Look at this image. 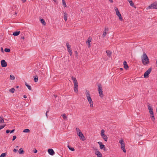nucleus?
I'll list each match as a JSON object with an SVG mask.
<instances>
[{
  "label": "nucleus",
  "mask_w": 157,
  "mask_h": 157,
  "mask_svg": "<svg viewBox=\"0 0 157 157\" xmlns=\"http://www.w3.org/2000/svg\"><path fill=\"white\" fill-rule=\"evenodd\" d=\"M49 110H48L46 111V116L47 117H48L47 113L49 112Z\"/></svg>",
  "instance_id": "48"
},
{
  "label": "nucleus",
  "mask_w": 157,
  "mask_h": 157,
  "mask_svg": "<svg viewBox=\"0 0 157 157\" xmlns=\"http://www.w3.org/2000/svg\"><path fill=\"white\" fill-rule=\"evenodd\" d=\"M23 132L25 133H29L30 132V130L29 129H25L23 131Z\"/></svg>",
  "instance_id": "28"
},
{
  "label": "nucleus",
  "mask_w": 157,
  "mask_h": 157,
  "mask_svg": "<svg viewBox=\"0 0 157 157\" xmlns=\"http://www.w3.org/2000/svg\"><path fill=\"white\" fill-rule=\"evenodd\" d=\"M21 38L23 39H24V37L23 36H21Z\"/></svg>",
  "instance_id": "59"
},
{
  "label": "nucleus",
  "mask_w": 157,
  "mask_h": 157,
  "mask_svg": "<svg viewBox=\"0 0 157 157\" xmlns=\"http://www.w3.org/2000/svg\"><path fill=\"white\" fill-rule=\"evenodd\" d=\"M25 85L28 87L29 90H31V86L29 85L26 82H25Z\"/></svg>",
  "instance_id": "30"
},
{
  "label": "nucleus",
  "mask_w": 157,
  "mask_h": 157,
  "mask_svg": "<svg viewBox=\"0 0 157 157\" xmlns=\"http://www.w3.org/2000/svg\"><path fill=\"white\" fill-rule=\"evenodd\" d=\"M54 96L56 98L57 97V95L54 94Z\"/></svg>",
  "instance_id": "58"
},
{
  "label": "nucleus",
  "mask_w": 157,
  "mask_h": 157,
  "mask_svg": "<svg viewBox=\"0 0 157 157\" xmlns=\"http://www.w3.org/2000/svg\"><path fill=\"white\" fill-rule=\"evenodd\" d=\"M4 121V118L2 116L0 117V123H3Z\"/></svg>",
  "instance_id": "29"
},
{
  "label": "nucleus",
  "mask_w": 157,
  "mask_h": 157,
  "mask_svg": "<svg viewBox=\"0 0 157 157\" xmlns=\"http://www.w3.org/2000/svg\"><path fill=\"white\" fill-rule=\"evenodd\" d=\"M17 151V150L16 149H14L13 150V151L14 152H16Z\"/></svg>",
  "instance_id": "51"
},
{
  "label": "nucleus",
  "mask_w": 157,
  "mask_h": 157,
  "mask_svg": "<svg viewBox=\"0 0 157 157\" xmlns=\"http://www.w3.org/2000/svg\"><path fill=\"white\" fill-rule=\"evenodd\" d=\"M108 31V28H105V32Z\"/></svg>",
  "instance_id": "54"
},
{
  "label": "nucleus",
  "mask_w": 157,
  "mask_h": 157,
  "mask_svg": "<svg viewBox=\"0 0 157 157\" xmlns=\"http://www.w3.org/2000/svg\"><path fill=\"white\" fill-rule=\"evenodd\" d=\"M33 151L34 153H36L37 152V150L36 148H34L33 149Z\"/></svg>",
  "instance_id": "44"
},
{
  "label": "nucleus",
  "mask_w": 157,
  "mask_h": 157,
  "mask_svg": "<svg viewBox=\"0 0 157 157\" xmlns=\"http://www.w3.org/2000/svg\"><path fill=\"white\" fill-rule=\"evenodd\" d=\"M67 51L68 52H69L70 55L71 56L72 54V50L71 48L68 49Z\"/></svg>",
  "instance_id": "32"
},
{
  "label": "nucleus",
  "mask_w": 157,
  "mask_h": 157,
  "mask_svg": "<svg viewBox=\"0 0 157 157\" xmlns=\"http://www.w3.org/2000/svg\"><path fill=\"white\" fill-rule=\"evenodd\" d=\"M15 91V89L13 88H12L11 89L9 90V91L11 93H14Z\"/></svg>",
  "instance_id": "33"
},
{
  "label": "nucleus",
  "mask_w": 157,
  "mask_h": 157,
  "mask_svg": "<svg viewBox=\"0 0 157 157\" xmlns=\"http://www.w3.org/2000/svg\"><path fill=\"white\" fill-rule=\"evenodd\" d=\"M74 91L76 93L78 92V83L74 84Z\"/></svg>",
  "instance_id": "12"
},
{
  "label": "nucleus",
  "mask_w": 157,
  "mask_h": 157,
  "mask_svg": "<svg viewBox=\"0 0 157 157\" xmlns=\"http://www.w3.org/2000/svg\"><path fill=\"white\" fill-rule=\"evenodd\" d=\"M92 40V38L89 37L87 39V41H86V43L88 44V47L90 48L91 47L90 42Z\"/></svg>",
  "instance_id": "9"
},
{
  "label": "nucleus",
  "mask_w": 157,
  "mask_h": 157,
  "mask_svg": "<svg viewBox=\"0 0 157 157\" xmlns=\"http://www.w3.org/2000/svg\"><path fill=\"white\" fill-rule=\"evenodd\" d=\"M63 18L65 21H66L67 20V14L66 12L64 13Z\"/></svg>",
  "instance_id": "16"
},
{
  "label": "nucleus",
  "mask_w": 157,
  "mask_h": 157,
  "mask_svg": "<svg viewBox=\"0 0 157 157\" xmlns=\"http://www.w3.org/2000/svg\"><path fill=\"white\" fill-rule=\"evenodd\" d=\"M14 131H15V129H13V130L10 131V132L11 133H13Z\"/></svg>",
  "instance_id": "52"
},
{
  "label": "nucleus",
  "mask_w": 157,
  "mask_h": 157,
  "mask_svg": "<svg viewBox=\"0 0 157 157\" xmlns=\"http://www.w3.org/2000/svg\"><path fill=\"white\" fill-rule=\"evenodd\" d=\"M86 94L87 98H88V97H90V94L89 93V92L87 90H86Z\"/></svg>",
  "instance_id": "25"
},
{
  "label": "nucleus",
  "mask_w": 157,
  "mask_h": 157,
  "mask_svg": "<svg viewBox=\"0 0 157 157\" xmlns=\"http://www.w3.org/2000/svg\"><path fill=\"white\" fill-rule=\"evenodd\" d=\"M75 56H76V57H78V56L77 52V51H75Z\"/></svg>",
  "instance_id": "46"
},
{
  "label": "nucleus",
  "mask_w": 157,
  "mask_h": 157,
  "mask_svg": "<svg viewBox=\"0 0 157 157\" xmlns=\"http://www.w3.org/2000/svg\"><path fill=\"white\" fill-rule=\"evenodd\" d=\"M23 97L24 98H27V96L26 95H24L23 96Z\"/></svg>",
  "instance_id": "56"
},
{
  "label": "nucleus",
  "mask_w": 157,
  "mask_h": 157,
  "mask_svg": "<svg viewBox=\"0 0 157 157\" xmlns=\"http://www.w3.org/2000/svg\"><path fill=\"white\" fill-rule=\"evenodd\" d=\"M48 152L50 155H53L55 154L54 150L52 148L48 149Z\"/></svg>",
  "instance_id": "10"
},
{
  "label": "nucleus",
  "mask_w": 157,
  "mask_h": 157,
  "mask_svg": "<svg viewBox=\"0 0 157 157\" xmlns=\"http://www.w3.org/2000/svg\"><path fill=\"white\" fill-rule=\"evenodd\" d=\"M62 117H63V119H64L65 120H67V117L66 115V114L64 113L62 115H61Z\"/></svg>",
  "instance_id": "31"
},
{
  "label": "nucleus",
  "mask_w": 157,
  "mask_h": 157,
  "mask_svg": "<svg viewBox=\"0 0 157 157\" xmlns=\"http://www.w3.org/2000/svg\"><path fill=\"white\" fill-rule=\"evenodd\" d=\"M10 79L11 80H13L15 79V77L12 75H11L10 76Z\"/></svg>",
  "instance_id": "36"
},
{
  "label": "nucleus",
  "mask_w": 157,
  "mask_h": 157,
  "mask_svg": "<svg viewBox=\"0 0 157 157\" xmlns=\"http://www.w3.org/2000/svg\"><path fill=\"white\" fill-rule=\"evenodd\" d=\"M20 34V31H16L13 33V35L14 36H18Z\"/></svg>",
  "instance_id": "18"
},
{
  "label": "nucleus",
  "mask_w": 157,
  "mask_h": 157,
  "mask_svg": "<svg viewBox=\"0 0 157 157\" xmlns=\"http://www.w3.org/2000/svg\"><path fill=\"white\" fill-rule=\"evenodd\" d=\"M106 35V32H103V34L102 36V37L104 38L105 37V36Z\"/></svg>",
  "instance_id": "41"
},
{
  "label": "nucleus",
  "mask_w": 157,
  "mask_h": 157,
  "mask_svg": "<svg viewBox=\"0 0 157 157\" xmlns=\"http://www.w3.org/2000/svg\"><path fill=\"white\" fill-rule=\"evenodd\" d=\"M34 77V80L35 82H37L38 81V76L36 75L35 76H33Z\"/></svg>",
  "instance_id": "23"
},
{
  "label": "nucleus",
  "mask_w": 157,
  "mask_h": 157,
  "mask_svg": "<svg viewBox=\"0 0 157 157\" xmlns=\"http://www.w3.org/2000/svg\"><path fill=\"white\" fill-rule=\"evenodd\" d=\"M67 147L69 150L71 151H74L75 150L74 148L73 147H71L69 145H68Z\"/></svg>",
  "instance_id": "27"
},
{
  "label": "nucleus",
  "mask_w": 157,
  "mask_h": 157,
  "mask_svg": "<svg viewBox=\"0 0 157 157\" xmlns=\"http://www.w3.org/2000/svg\"><path fill=\"white\" fill-rule=\"evenodd\" d=\"M66 45H67V49H69V48H71V45H69V44H68V43H67Z\"/></svg>",
  "instance_id": "42"
},
{
  "label": "nucleus",
  "mask_w": 157,
  "mask_h": 157,
  "mask_svg": "<svg viewBox=\"0 0 157 157\" xmlns=\"http://www.w3.org/2000/svg\"><path fill=\"white\" fill-rule=\"evenodd\" d=\"M123 65H124V68L126 70H127V69L128 68V65L127 64V63L125 61H124L123 62Z\"/></svg>",
  "instance_id": "14"
},
{
  "label": "nucleus",
  "mask_w": 157,
  "mask_h": 157,
  "mask_svg": "<svg viewBox=\"0 0 157 157\" xmlns=\"http://www.w3.org/2000/svg\"><path fill=\"white\" fill-rule=\"evenodd\" d=\"M98 91H102V86L101 84H99L98 85Z\"/></svg>",
  "instance_id": "21"
},
{
  "label": "nucleus",
  "mask_w": 157,
  "mask_h": 157,
  "mask_svg": "<svg viewBox=\"0 0 157 157\" xmlns=\"http://www.w3.org/2000/svg\"><path fill=\"white\" fill-rule=\"evenodd\" d=\"M141 59L142 62L144 65H145L149 63V59L145 52H143V55L141 56Z\"/></svg>",
  "instance_id": "1"
},
{
  "label": "nucleus",
  "mask_w": 157,
  "mask_h": 157,
  "mask_svg": "<svg viewBox=\"0 0 157 157\" xmlns=\"http://www.w3.org/2000/svg\"><path fill=\"white\" fill-rule=\"evenodd\" d=\"M4 51L6 52H10V49L8 48H5L4 49Z\"/></svg>",
  "instance_id": "37"
},
{
  "label": "nucleus",
  "mask_w": 157,
  "mask_h": 157,
  "mask_svg": "<svg viewBox=\"0 0 157 157\" xmlns=\"http://www.w3.org/2000/svg\"><path fill=\"white\" fill-rule=\"evenodd\" d=\"M119 143L121 144V149L123 150L124 152L125 153L126 152V150L125 148V143L123 140L121 139L119 140Z\"/></svg>",
  "instance_id": "3"
},
{
  "label": "nucleus",
  "mask_w": 157,
  "mask_h": 157,
  "mask_svg": "<svg viewBox=\"0 0 157 157\" xmlns=\"http://www.w3.org/2000/svg\"><path fill=\"white\" fill-rule=\"evenodd\" d=\"M76 130L77 134L79 136L80 139L83 141L85 140H86V138L79 128H76Z\"/></svg>",
  "instance_id": "2"
},
{
  "label": "nucleus",
  "mask_w": 157,
  "mask_h": 157,
  "mask_svg": "<svg viewBox=\"0 0 157 157\" xmlns=\"http://www.w3.org/2000/svg\"><path fill=\"white\" fill-rule=\"evenodd\" d=\"M1 66L2 67H6L7 66V63L4 59L1 61Z\"/></svg>",
  "instance_id": "7"
},
{
  "label": "nucleus",
  "mask_w": 157,
  "mask_h": 157,
  "mask_svg": "<svg viewBox=\"0 0 157 157\" xmlns=\"http://www.w3.org/2000/svg\"><path fill=\"white\" fill-rule=\"evenodd\" d=\"M19 87V86H16V88H18Z\"/></svg>",
  "instance_id": "61"
},
{
  "label": "nucleus",
  "mask_w": 157,
  "mask_h": 157,
  "mask_svg": "<svg viewBox=\"0 0 157 157\" xmlns=\"http://www.w3.org/2000/svg\"><path fill=\"white\" fill-rule=\"evenodd\" d=\"M115 10L116 11V15L117 16L119 17V19L121 21H123V19L122 17L121 14L120 13L118 9L115 7L114 8Z\"/></svg>",
  "instance_id": "4"
},
{
  "label": "nucleus",
  "mask_w": 157,
  "mask_h": 157,
  "mask_svg": "<svg viewBox=\"0 0 157 157\" xmlns=\"http://www.w3.org/2000/svg\"><path fill=\"white\" fill-rule=\"evenodd\" d=\"M98 143L99 145L100 146L102 144V143L101 142H100V141L98 142Z\"/></svg>",
  "instance_id": "50"
},
{
  "label": "nucleus",
  "mask_w": 157,
  "mask_h": 157,
  "mask_svg": "<svg viewBox=\"0 0 157 157\" xmlns=\"http://www.w3.org/2000/svg\"><path fill=\"white\" fill-rule=\"evenodd\" d=\"M10 132V130H7L6 131V133H9Z\"/></svg>",
  "instance_id": "49"
},
{
  "label": "nucleus",
  "mask_w": 157,
  "mask_h": 157,
  "mask_svg": "<svg viewBox=\"0 0 157 157\" xmlns=\"http://www.w3.org/2000/svg\"><path fill=\"white\" fill-rule=\"evenodd\" d=\"M93 149L94 150H96V151L97 150V149L95 147H94L93 148Z\"/></svg>",
  "instance_id": "57"
},
{
  "label": "nucleus",
  "mask_w": 157,
  "mask_h": 157,
  "mask_svg": "<svg viewBox=\"0 0 157 157\" xmlns=\"http://www.w3.org/2000/svg\"><path fill=\"white\" fill-rule=\"evenodd\" d=\"M55 2H56V0H53Z\"/></svg>",
  "instance_id": "64"
},
{
  "label": "nucleus",
  "mask_w": 157,
  "mask_h": 157,
  "mask_svg": "<svg viewBox=\"0 0 157 157\" xmlns=\"http://www.w3.org/2000/svg\"><path fill=\"white\" fill-rule=\"evenodd\" d=\"M105 145L102 144L100 146V148L101 149H103L104 147H105Z\"/></svg>",
  "instance_id": "39"
},
{
  "label": "nucleus",
  "mask_w": 157,
  "mask_h": 157,
  "mask_svg": "<svg viewBox=\"0 0 157 157\" xmlns=\"http://www.w3.org/2000/svg\"><path fill=\"white\" fill-rule=\"evenodd\" d=\"M63 5L64 7H66L67 5L65 0H62Z\"/></svg>",
  "instance_id": "34"
},
{
  "label": "nucleus",
  "mask_w": 157,
  "mask_h": 157,
  "mask_svg": "<svg viewBox=\"0 0 157 157\" xmlns=\"http://www.w3.org/2000/svg\"><path fill=\"white\" fill-rule=\"evenodd\" d=\"M100 153V152L99 151H97L95 152V154L97 155L98 157H99V156H98L99 154Z\"/></svg>",
  "instance_id": "40"
},
{
  "label": "nucleus",
  "mask_w": 157,
  "mask_h": 157,
  "mask_svg": "<svg viewBox=\"0 0 157 157\" xmlns=\"http://www.w3.org/2000/svg\"><path fill=\"white\" fill-rule=\"evenodd\" d=\"M99 156V157H102V155L101 153L100 152V153L98 155V156Z\"/></svg>",
  "instance_id": "47"
},
{
  "label": "nucleus",
  "mask_w": 157,
  "mask_h": 157,
  "mask_svg": "<svg viewBox=\"0 0 157 157\" xmlns=\"http://www.w3.org/2000/svg\"><path fill=\"white\" fill-rule=\"evenodd\" d=\"M5 126V125H0V130L1 129H2Z\"/></svg>",
  "instance_id": "43"
},
{
  "label": "nucleus",
  "mask_w": 157,
  "mask_h": 157,
  "mask_svg": "<svg viewBox=\"0 0 157 157\" xmlns=\"http://www.w3.org/2000/svg\"><path fill=\"white\" fill-rule=\"evenodd\" d=\"M71 78H72V79L73 80V83H74V84H75V83H78L76 79V78H75L73 77V76H72L71 77Z\"/></svg>",
  "instance_id": "19"
},
{
  "label": "nucleus",
  "mask_w": 157,
  "mask_h": 157,
  "mask_svg": "<svg viewBox=\"0 0 157 157\" xmlns=\"http://www.w3.org/2000/svg\"><path fill=\"white\" fill-rule=\"evenodd\" d=\"M105 130L104 129H102L101 131V136L104 135Z\"/></svg>",
  "instance_id": "38"
},
{
  "label": "nucleus",
  "mask_w": 157,
  "mask_h": 157,
  "mask_svg": "<svg viewBox=\"0 0 157 157\" xmlns=\"http://www.w3.org/2000/svg\"><path fill=\"white\" fill-rule=\"evenodd\" d=\"M156 63L157 64L156 67H157V59H156Z\"/></svg>",
  "instance_id": "63"
},
{
  "label": "nucleus",
  "mask_w": 157,
  "mask_h": 157,
  "mask_svg": "<svg viewBox=\"0 0 157 157\" xmlns=\"http://www.w3.org/2000/svg\"><path fill=\"white\" fill-rule=\"evenodd\" d=\"M151 115V120L153 121H154L155 120V118L154 117V113H152V114H150Z\"/></svg>",
  "instance_id": "22"
},
{
  "label": "nucleus",
  "mask_w": 157,
  "mask_h": 157,
  "mask_svg": "<svg viewBox=\"0 0 157 157\" xmlns=\"http://www.w3.org/2000/svg\"><path fill=\"white\" fill-rule=\"evenodd\" d=\"M128 1L129 2L131 6L135 8H136V6L134 5L132 0H128Z\"/></svg>",
  "instance_id": "11"
},
{
  "label": "nucleus",
  "mask_w": 157,
  "mask_h": 157,
  "mask_svg": "<svg viewBox=\"0 0 157 157\" xmlns=\"http://www.w3.org/2000/svg\"><path fill=\"white\" fill-rule=\"evenodd\" d=\"M120 69L121 71L123 70V69L121 68H120Z\"/></svg>",
  "instance_id": "60"
},
{
  "label": "nucleus",
  "mask_w": 157,
  "mask_h": 157,
  "mask_svg": "<svg viewBox=\"0 0 157 157\" xmlns=\"http://www.w3.org/2000/svg\"><path fill=\"white\" fill-rule=\"evenodd\" d=\"M109 1L111 3H113V0H109Z\"/></svg>",
  "instance_id": "53"
},
{
  "label": "nucleus",
  "mask_w": 157,
  "mask_h": 157,
  "mask_svg": "<svg viewBox=\"0 0 157 157\" xmlns=\"http://www.w3.org/2000/svg\"><path fill=\"white\" fill-rule=\"evenodd\" d=\"M106 52L107 54V55L110 58L111 57L112 52L109 50H107Z\"/></svg>",
  "instance_id": "15"
},
{
  "label": "nucleus",
  "mask_w": 157,
  "mask_h": 157,
  "mask_svg": "<svg viewBox=\"0 0 157 157\" xmlns=\"http://www.w3.org/2000/svg\"><path fill=\"white\" fill-rule=\"evenodd\" d=\"M19 153L21 154H23L25 151L23 150L22 148H21L18 151Z\"/></svg>",
  "instance_id": "20"
},
{
  "label": "nucleus",
  "mask_w": 157,
  "mask_h": 157,
  "mask_svg": "<svg viewBox=\"0 0 157 157\" xmlns=\"http://www.w3.org/2000/svg\"><path fill=\"white\" fill-rule=\"evenodd\" d=\"M103 150L104 151H106V149L105 148V147H104L103 149Z\"/></svg>",
  "instance_id": "55"
},
{
  "label": "nucleus",
  "mask_w": 157,
  "mask_h": 157,
  "mask_svg": "<svg viewBox=\"0 0 157 157\" xmlns=\"http://www.w3.org/2000/svg\"><path fill=\"white\" fill-rule=\"evenodd\" d=\"M98 93L99 94V95L100 97L101 98L103 97V93L102 90L98 91Z\"/></svg>",
  "instance_id": "24"
},
{
  "label": "nucleus",
  "mask_w": 157,
  "mask_h": 157,
  "mask_svg": "<svg viewBox=\"0 0 157 157\" xmlns=\"http://www.w3.org/2000/svg\"><path fill=\"white\" fill-rule=\"evenodd\" d=\"M1 50L2 51V52H3V48H2V47H1Z\"/></svg>",
  "instance_id": "62"
},
{
  "label": "nucleus",
  "mask_w": 157,
  "mask_h": 157,
  "mask_svg": "<svg viewBox=\"0 0 157 157\" xmlns=\"http://www.w3.org/2000/svg\"><path fill=\"white\" fill-rule=\"evenodd\" d=\"M40 20L41 21V22L42 24L43 25H45L46 22L42 18L41 19H40Z\"/></svg>",
  "instance_id": "26"
},
{
  "label": "nucleus",
  "mask_w": 157,
  "mask_h": 157,
  "mask_svg": "<svg viewBox=\"0 0 157 157\" xmlns=\"http://www.w3.org/2000/svg\"><path fill=\"white\" fill-rule=\"evenodd\" d=\"M157 9V2H155L151 4L147 7V9Z\"/></svg>",
  "instance_id": "5"
},
{
  "label": "nucleus",
  "mask_w": 157,
  "mask_h": 157,
  "mask_svg": "<svg viewBox=\"0 0 157 157\" xmlns=\"http://www.w3.org/2000/svg\"><path fill=\"white\" fill-rule=\"evenodd\" d=\"M6 155V153H2L1 155L0 156V157H5Z\"/></svg>",
  "instance_id": "35"
},
{
  "label": "nucleus",
  "mask_w": 157,
  "mask_h": 157,
  "mask_svg": "<svg viewBox=\"0 0 157 157\" xmlns=\"http://www.w3.org/2000/svg\"><path fill=\"white\" fill-rule=\"evenodd\" d=\"M87 99L89 101V103L90 104V106L91 107H93V103L92 100L91 98L90 97H88L87 98Z\"/></svg>",
  "instance_id": "8"
},
{
  "label": "nucleus",
  "mask_w": 157,
  "mask_h": 157,
  "mask_svg": "<svg viewBox=\"0 0 157 157\" xmlns=\"http://www.w3.org/2000/svg\"><path fill=\"white\" fill-rule=\"evenodd\" d=\"M103 140L106 142L107 140L108 137L107 136L104 134V135L101 136Z\"/></svg>",
  "instance_id": "17"
},
{
  "label": "nucleus",
  "mask_w": 157,
  "mask_h": 157,
  "mask_svg": "<svg viewBox=\"0 0 157 157\" xmlns=\"http://www.w3.org/2000/svg\"><path fill=\"white\" fill-rule=\"evenodd\" d=\"M148 110H149V113L150 114H152L153 113V110L152 107L150 106L149 104L147 105Z\"/></svg>",
  "instance_id": "13"
},
{
  "label": "nucleus",
  "mask_w": 157,
  "mask_h": 157,
  "mask_svg": "<svg viewBox=\"0 0 157 157\" xmlns=\"http://www.w3.org/2000/svg\"><path fill=\"white\" fill-rule=\"evenodd\" d=\"M16 138V136H13L12 140L13 141Z\"/></svg>",
  "instance_id": "45"
},
{
  "label": "nucleus",
  "mask_w": 157,
  "mask_h": 157,
  "mask_svg": "<svg viewBox=\"0 0 157 157\" xmlns=\"http://www.w3.org/2000/svg\"><path fill=\"white\" fill-rule=\"evenodd\" d=\"M152 69V68L150 67L148 70L146 71L144 75V78H147L149 77V75L151 72Z\"/></svg>",
  "instance_id": "6"
}]
</instances>
